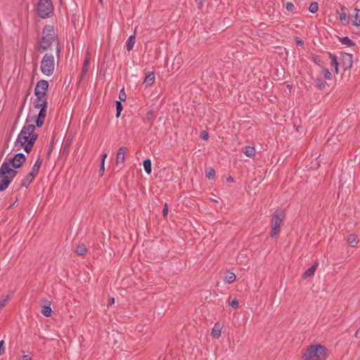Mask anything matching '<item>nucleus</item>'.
<instances>
[{"instance_id":"1","label":"nucleus","mask_w":360,"mask_h":360,"mask_svg":"<svg viewBox=\"0 0 360 360\" xmlns=\"http://www.w3.org/2000/svg\"><path fill=\"white\" fill-rule=\"evenodd\" d=\"M36 122L35 117L28 116L26 119L25 124L19 133L18 138L15 142V147L20 150L23 148L24 150L29 153L34 146V144L38 137V134L34 133Z\"/></svg>"},{"instance_id":"2","label":"nucleus","mask_w":360,"mask_h":360,"mask_svg":"<svg viewBox=\"0 0 360 360\" xmlns=\"http://www.w3.org/2000/svg\"><path fill=\"white\" fill-rule=\"evenodd\" d=\"M39 51L41 53L55 51L57 58L60 57L61 48L59 39L53 26L46 25L42 31V37L39 43Z\"/></svg>"},{"instance_id":"3","label":"nucleus","mask_w":360,"mask_h":360,"mask_svg":"<svg viewBox=\"0 0 360 360\" xmlns=\"http://www.w3.org/2000/svg\"><path fill=\"white\" fill-rule=\"evenodd\" d=\"M17 171L11 168L7 162H4L0 167V191L6 190L17 174Z\"/></svg>"},{"instance_id":"4","label":"nucleus","mask_w":360,"mask_h":360,"mask_svg":"<svg viewBox=\"0 0 360 360\" xmlns=\"http://www.w3.org/2000/svg\"><path fill=\"white\" fill-rule=\"evenodd\" d=\"M36 99L34 102V107L35 108H40V111L37 116L35 117L36 125L37 127H41L46 115L47 109V96L35 95Z\"/></svg>"},{"instance_id":"5","label":"nucleus","mask_w":360,"mask_h":360,"mask_svg":"<svg viewBox=\"0 0 360 360\" xmlns=\"http://www.w3.org/2000/svg\"><path fill=\"white\" fill-rule=\"evenodd\" d=\"M326 349L320 345L309 346L302 355L304 360H321L326 355Z\"/></svg>"},{"instance_id":"6","label":"nucleus","mask_w":360,"mask_h":360,"mask_svg":"<svg viewBox=\"0 0 360 360\" xmlns=\"http://www.w3.org/2000/svg\"><path fill=\"white\" fill-rule=\"evenodd\" d=\"M55 70V58L51 53H45L41 61V71L46 75H53Z\"/></svg>"},{"instance_id":"7","label":"nucleus","mask_w":360,"mask_h":360,"mask_svg":"<svg viewBox=\"0 0 360 360\" xmlns=\"http://www.w3.org/2000/svg\"><path fill=\"white\" fill-rule=\"evenodd\" d=\"M53 13V6L51 0H39L37 13L41 18H48L51 17Z\"/></svg>"},{"instance_id":"8","label":"nucleus","mask_w":360,"mask_h":360,"mask_svg":"<svg viewBox=\"0 0 360 360\" xmlns=\"http://www.w3.org/2000/svg\"><path fill=\"white\" fill-rule=\"evenodd\" d=\"M284 213L282 210H276L274 213L271 221V236L273 238L274 237L281 229V225L284 219Z\"/></svg>"},{"instance_id":"9","label":"nucleus","mask_w":360,"mask_h":360,"mask_svg":"<svg viewBox=\"0 0 360 360\" xmlns=\"http://www.w3.org/2000/svg\"><path fill=\"white\" fill-rule=\"evenodd\" d=\"M25 160V155L22 153H18L15 154L13 158H10L6 162H8L9 165H11L14 169H18L22 165Z\"/></svg>"},{"instance_id":"10","label":"nucleus","mask_w":360,"mask_h":360,"mask_svg":"<svg viewBox=\"0 0 360 360\" xmlns=\"http://www.w3.org/2000/svg\"><path fill=\"white\" fill-rule=\"evenodd\" d=\"M48 88L49 82L46 80L41 79L37 83L34 89V94L47 96Z\"/></svg>"},{"instance_id":"11","label":"nucleus","mask_w":360,"mask_h":360,"mask_svg":"<svg viewBox=\"0 0 360 360\" xmlns=\"http://www.w3.org/2000/svg\"><path fill=\"white\" fill-rule=\"evenodd\" d=\"M126 148L124 146L118 149L116 156V165L123 164L125 160Z\"/></svg>"},{"instance_id":"12","label":"nucleus","mask_w":360,"mask_h":360,"mask_svg":"<svg viewBox=\"0 0 360 360\" xmlns=\"http://www.w3.org/2000/svg\"><path fill=\"white\" fill-rule=\"evenodd\" d=\"M342 64L345 69L349 68L352 65V56L349 53H344L342 54Z\"/></svg>"},{"instance_id":"13","label":"nucleus","mask_w":360,"mask_h":360,"mask_svg":"<svg viewBox=\"0 0 360 360\" xmlns=\"http://www.w3.org/2000/svg\"><path fill=\"white\" fill-rule=\"evenodd\" d=\"M155 81V74L153 72H148L143 81V84L146 87L150 86Z\"/></svg>"},{"instance_id":"14","label":"nucleus","mask_w":360,"mask_h":360,"mask_svg":"<svg viewBox=\"0 0 360 360\" xmlns=\"http://www.w3.org/2000/svg\"><path fill=\"white\" fill-rule=\"evenodd\" d=\"M316 268H317V264L312 265L310 268H309L304 272L302 277L304 278H307L314 276Z\"/></svg>"},{"instance_id":"15","label":"nucleus","mask_w":360,"mask_h":360,"mask_svg":"<svg viewBox=\"0 0 360 360\" xmlns=\"http://www.w3.org/2000/svg\"><path fill=\"white\" fill-rule=\"evenodd\" d=\"M221 327L218 323H216L212 330V336L214 338H219L221 335Z\"/></svg>"},{"instance_id":"16","label":"nucleus","mask_w":360,"mask_h":360,"mask_svg":"<svg viewBox=\"0 0 360 360\" xmlns=\"http://www.w3.org/2000/svg\"><path fill=\"white\" fill-rule=\"evenodd\" d=\"M347 242L351 247H355L359 243V238L356 235L350 234L348 236Z\"/></svg>"},{"instance_id":"17","label":"nucleus","mask_w":360,"mask_h":360,"mask_svg":"<svg viewBox=\"0 0 360 360\" xmlns=\"http://www.w3.org/2000/svg\"><path fill=\"white\" fill-rule=\"evenodd\" d=\"M135 42H136L135 35H131L128 38V39L126 42V48L128 51H130L133 49Z\"/></svg>"},{"instance_id":"18","label":"nucleus","mask_w":360,"mask_h":360,"mask_svg":"<svg viewBox=\"0 0 360 360\" xmlns=\"http://www.w3.org/2000/svg\"><path fill=\"white\" fill-rule=\"evenodd\" d=\"M89 61H90V58L89 56V53H87V55L85 57L84 64H83L82 70V77H84L88 71L89 66Z\"/></svg>"},{"instance_id":"19","label":"nucleus","mask_w":360,"mask_h":360,"mask_svg":"<svg viewBox=\"0 0 360 360\" xmlns=\"http://www.w3.org/2000/svg\"><path fill=\"white\" fill-rule=\"evenodd\" d=\"M236 278V276L234 273L227 271L224 278V281L227 283H232L235 281Z\"/></svg>"},{"instance_id":"20","label":"nucleus","mask_w":360,"mask_h":360,"mask_svg":"<svg viewBox=\"0 0 360 360\" xmlns=\"http://www.w3.org/2000/svg\"><path fill=\"white\" fill-rule=\"evenodd\" d=\"M244 154L248 158H252L255 155V150L254 147L246 146L243 151Z\"/></svg>"},{"instance_id":"21","label":"nucleus","mask_w":360,"mask_h":360,"mask_svg":"<svg viewBox=\"0 0 360 360\" xmlns=\"http://www.w3.org/2000/svg\"><path fill=\"white\" fill-rule=\"evenodd\" d=\"M329 57L331 60V65L334 67L336 73L338 72V58L335 56L333 55L332 53H329Z\"/></svg>"},{"instance_id":"22","label":"nucleus","mask_w":360,"mask_h":360,"mask_svg":"<svg viewBox=\"0 0 360 360\" xmlns=\"http://www.w3.org/2000/svg\"><path fill=\"white\" fill-rule=\"evenodd\" d=\"M143 165L144 170L146 171V172L148 174H150L151 173V171H152L150 160V159L145 160L143 161Z\"/></svg>"},{"instance_id":"23","label":"nucleus","mask_w":360,"mask_h":360,"mask_svg":"<svg viewBox=\"0 0 360 360\" xmlns=\"http://www.w3.org/2000/svg\"><path fill=\"white\" fill-rule=\"evenodd\" d=\"M41 160L40 158L38 157L37 160L34 162V164L32 166V168L31 169V171H32V173L38 174L39 171V169H40V167H41Z\"/></svg>"},{"instance_id":"24","label":"nucleus","mask_w":360,"mask_h":360,"mask_svg":"<svg viewBox=\"0 0 360 360\" xmlns=\"http://www.w3.org/2000/svg\"><path fill=\"white\" fill-rule=\"evenodd\" d=\"M75 251L79 255H84L87 250L86 246L84 244H81L77 247Z\"/></svg>"},{"instance_id":"25","label":"nucleus","mask_w":360,"mask_h":360,"mask_svg":"<svg viewBox=\"0 0 360 360\" xmlns=\"http://www.w3.org/2000/svg\"><path fill=\"white\" fill-rule=\"evenodd\" d=\"M340 41L345 45L352 46L354 45V43L347 37L340 38Z\"/></svg>"},{"instance_id":"26","label":"nucleus","mask_w":360,"mask_h":360,"mask_svg":"<svg viewBox=\"0 0 360 360\" xmlns=\"http://www.w3.org/2000/svg\"><path fill=\"white\" fill-rule=\"evenodd\" d=\"M41 312L44 316L49 317L51 315L52 309L50 306H44Z\"/></svg>"},{"instance_id":"27","label":"nucleus","mask_w":360,"mask_h":360,"mask_svg":"<svg viewBox=\"0 0 360 360\" xmlns=\"http://www.w3.org/2000/svg\"><path fill=\"white\" fill-rule=\"evenodd\" d=\"M318 9H319V4L317 2L314 1V2L311 3V4L309 7V12H311L312 13H315L317 12Z\"/></svg>"},{"instance_id":"28","label":"nucleus","mask_w":360,"mask_h":360,"mask_svg":"<svg viewBox=\"0 0 360 360\" xmlns=\"http://www.w3.org/2000/svg\"><path fill=\"white\" fill-rule=\"evenodd\" d=\"M32 180H31L30 178H28L27 176H26L21 181L20 186L22 187L27 188L30 184L32 183Z\"/></svg>"},{"instance_id":"29","label":"nucleus","mask_w":360,"mask_h":360,"mask_svg":"<svg viewBox=\"0 0 360 360\" xmlns=\"http://www.w3.org/2000/svg\"><path fill=\"white\" fill-rule=\"evenodd\" d=\"M122 105L121 103V101H116V117H119L120 116L121 112L122 110Z\"/></svg>"},{"instance_id":"30","label":"nucleus","mask_w":360,"mask_h":360,"mask_svg":"<svg viewBox=\"0 0 360 360\" xmlns=\"http://www.w3.org/2000/svg\"><path fill=\"white\" fill-rule=\"evenodd\" d=\"M322 72H323V77L326 79H331V77H332V74L331 72L329 71V70L328 68H323L322 70Z\"/></svg>"},{"instance_id":"31","label":"nucleus","mask_w":360,"mask_h":360,"mask_svg":"<svg viewBox=\"0 0 360 360\" xmlns=\"http://www.w3.org/2000/svg\"><path fill=\"white\" fill-rule=\"evenodd\" d=\"M215 176V171L212 168H210L207 172V177L210 179H214Z\"/></svg>"},{"instance_id":"32","label":"nucleus","mask_w":360,"mask_h":360,"mask_svg":"<svg viewBox=\"0 0 360 360\" xmlns=\"http://www.w3.org/2000/svg\"><path fill=\"white\" fill-rule=\"evenodd\" d=\"M316 86L319 89H322L325 87V83L319 78H317L316 79Z\"/></svg>"},{"instance_id":"33","label":"nucleus","mask_w":360,"mask_h":360,"mask_svg":"<svg viewBox=\"0 0 360 360\" xmlns=\"http://www.w3.org/2000/svg\"><path fill=\"white\" fill-rule=\"evenodd\" d=\"M230 306L233 308V309H236L238 307V301L237 300V299H233V300H231L229 303Z\"/></svg>"},{"instance_id":"34","label":"nucleus","mask_w":360,"mask_h":360,"mask_svg":"<svg viewBox=\"0 0 360 360\" xmlns=\"http://www.w3.org/2000/svg\"><path fill=\"white\" fill-rule=\"evenodd\" d=\"M355 11H356V19L354 21L353 25L356 26V27H359V26H360V20H357V16H358V12H359V10L357 9V8H355Z\"/></svg>"},{"instance_id":"35","label":"nucleus","mask_w":360,"mask_h":360,"mask_svg":"<svg viewBox=\"0 0 360 360\" xmlns=\"http://www.w3.org/2000/svg\"><path fill=\"white\" fill-rule=\"evenodd\" d=\"M119 98L120 101H124L126 99V94L123 89L120 91Z\"/></svg>"},{"instance_id":"36","label":"nucleus","mask_w":360,"mask_h":360,"mask_svg":"<svg viewBox=\"0 0 360 360\" xmlns=\"http://www.w3.org/2000/svg\"><path fill=\"white\" fill-rule=\"evenodd\" d=\"M285 7L288 11H292L294 5L292 2H288Z\"/></svg>"},{"instance_id":"37","label":"nucleus","mask_w":360,"mask_h":360,"mask_svg":"<svg viewBox=\"0 0 360 360\" xmlns=\"http://www.w3.org/2000/svg\"><path fill=\"white\" fill-rule=\"evenodd\" d=\"M339 19L342 22L346 21V20H347V14L345 12H342V13H340Z\"/></svg>"},{"instance_id":"38","label":"nucleus","mask_w":360,"mask_h":360,"mask_svg":"<svg viewBox=\"0 0 360 360\" xmlns=\"http://www.w3.org/2000/svg\"><path fill=\"white\" fill-rule=\"evenodd\" d=\"M104 165L105 164H103V161H101V167H100V169H99V174H100V176H103V173H104V171H105Z\"/></svg>"},{"instance_id":"39","label":"nucleus","mask_w":360,"mask_h":360,"mask_svg":"<svg viewBox=\"0 0 360 360\" xmlns=\"http://www.w3.org/2000/svg\"><path fill=\"white\" fill-rule=\"evenodd\" d=\"M4 352H5L4 341L1 340L0 341V355Z\"/></svg>"},{"instance_id":"40","label":"nucleus","mask_w":360,"mask_h":360,"mask_svg":"<svg viewBox=\"0 0 360 360\" xmlns=\"http://www.w3.org/2000/svg\"><path fill=\"white\" fill-rule=\"evenodd\" d=\"M167 213H168V206L167 204H165V206H164V208L162 210V214H163L164 217H165V218L167 217Z\"/></svg>"},{"instance_id":"41","label":"nucleus","mask_w":360,"mask_h":360,"mask_svg":"<svg viewBox=\"0 0 360 360\" xmlns=\"http://www.w3.org/2000/svg\"><path fill=\"white\" fill-rule=\"evenodd\" d=\"M196 4H198V8H202V7L203 6V3L205 1V0H195Z\"/></svg>"},{"instance_id":"42","label":"nucleus","mask_w":360,"mask_h":360,"mask_svg":"<svg viewBox=\"0 0 360 360\" xmlns=\"http://www.w3.org/2000/svg\"><path fill=\"white\" fill-rule=\"evenodd\" d=\"M37 175V173H32V171H30L28 174L27 175L28 178H30L31 180H33L34 178Z\"/></svg>"},{"instance_id":"43","label":"nucleus","mask_w":360,"mask_h":360,"mask_svg":"<svg viewBox=\"0 0 360 360\" xmlns=\"http://www.w3.org/2000/svg\"><path fill=\"white\" fill-rule=\"evenodd\" d=\"M37 175V173H32V171H30L28 174L27 175L28 178H30L31 180H33L34 178Z\"/></svg>"},{"instance_id":"44","label":"nucleus","mask_w":360,"mask_h":360,"mask_svg":"<svg viewBox=\"0 0 360 360\" xmlns=\"http://www.w3.org/2000/svg\"><path fill=\"white\" fill-rule=\"evenodd\" d=\"M201 134H202L201 138L203 140H207L208 139V134L205 131H203Z\"/></svg>"},{"instance_id":"45","label":"nucleus","mask_w":360,"mask_h":360,"mask_svg":"<svg viewBox=\"0 0 360 360\" xmlns=\"http://www.w3.org/2000/svg\"><path fill=\"white\" fill-rule=\"evenodd\" d=\"M296 43L298 46H302L304 44L303 41L300 37L296 38Z\"/></svg>"},{"instance_id":"46","label":"nucleus","mask_w":360,"mask_h":360,"mask_svg":"<svg viewBox=\"0 0 360 360\" xmlns=\"http://www.w3.org/2000/svg\"><path fill=\"white\" fill-rule=\"evenodd\" d=\"M20 360H31V357L29 355H22Z\"/></svg>"},{"instance_id":"47","label":"nucleus","mask_w":360,"mask_h":360,"mask_svg":"<svg viewBox=\"0 0 360 360\" xmlns=\"http://www.w3.org/2000/svg\"><path fill=\"white\" fill-rule=\"evenodd\" d=\"M109 305H112L115 303L114 297H110L108 300Z\"/></svg>"},{"instance_id":"48","label":"nucleus","mask_w":360,"mask_h":360,"mask_svg":"<svg viewBox=\"0 0 360 360\" xmlns=\"http://www.w3.org/2000/svg\"><path fill=\"white\" fill-rule=\"evenodd\" d=\"M107 156H108L107 153H103V155H102L101 161H103V164H105V160L107 158Z\"/></svg>"},{"instance_id":"49","label":"nucleus","mask_w":360,"mask_h":360,"mask_svg":"<svg viewBox=\"0 0 360 360\" xmlns=\"http://www.w3.org/2000/svg\"><path fill=\"white\" fill-rule=\"evenodd\" d=\"M228 181L229 182H233V179L231 176H229L228 179H227Z\"/></svg>"},{"instance_id":"50","label":"nucleus","mask_w":360,"mask_h":360,"mask_svg":"<svg viewBox=\"0 0 360 360\" xmlns=\"http://www.w3.org/2000/svg\"><path fill=\"white\" fill-rule=\"evenodd\" d=\"M99 1H100L101 3H102V0H99Z\"/></svg>"}]
</instances>
